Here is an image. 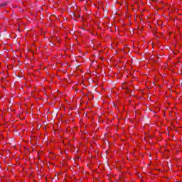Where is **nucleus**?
<instances>
[{
  "label": "nucleus",
  "mask_w": 182,
  "mask_h": 182,
  "mask_svg": "<svg viewBox=\"0 0 182 182\" xmlns=\"http://www.w3.org/2000/svg\"><path fill=\"white\" fill-rule=\"evenodd\" d=\"M8 5V1L0 4V8H4Z\"/></svg>",
  "instance_id": "obj_1"
}]
</instances>
